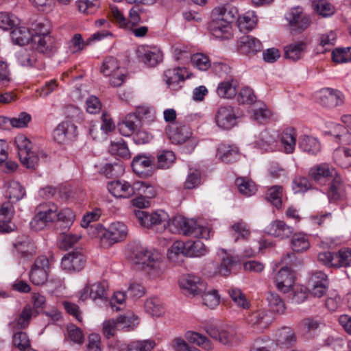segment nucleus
I'll list each match as a JSON object with an SVG mask.
<instances>
[{"mask_svg":"<svg viewBox=\"0 0 351 351\" xmlns=\"http://www.w3.org/2000/svg\"><path fill=\"white\" fill-rule=\"evenodd\" d=\"M132 258L136 265H141L142 269L153 276H159L162 271L163 264L157 252L148 250L146 247L136 245L131 248Z\"/></svg>","mask_w":351,"mask_h":351,"instance_id":"f257e3e1","label":"nucleus"},{"mask_svg":"<svg viewBox=\"0 0 351 351\" xmlns=\"http://www.w3.org/2000/svg\"><path fill=\"white\" fill-rule=\"evenodd\" d=\"M171 224L180 234L184 236L206 239L210 237V229L198 225L193 219L178 216L172 219Z\"/></svg>","mask_w":351,"mask_h":351,"instance_id":"f03ea898","label":"nucleus"},{"mask_svg":"<svg viewBox=\"0 0 351 351\" xmlns=\"http://www.w3.org/2000/svg\"><path fill=\"white\" fill-rule=\"evenodd\" d=\"M95 230L102 243L107 246L123 241L128 234L127 226L119 221L112 223L108 229H105L101 225H97Z\"/></svg>","mask_w":351,"mask_h":351,"instance_id":"7ed1b4c3","label":"nucleus"},{"mask_svg":"<svg viewBox=\"0 0 351 351\" xmlns=\"http://www.w3.org/2000/svg\"><path fill=\"white\" fill-rule=\"evenodd\" d=\"M18 154L21 163L28 169H35L38 163V156L32 152V142L24 135H19L15 138Z\"/></svg>","mask_w":351,"mask_h":351,"instance_id":"20e7f679","label":"nucleus"},{"mask_svg":"<svg viewBox=\"0 0 351 351\" xmlns=\"http://www.w3.org/2000/svg\"><path fill=\"white\" fill-rule=\"evenodd\" d=\"M50 271L49 259L45 256L37 257L29 273V280L35 285H43L48 279Z\"/></svg>","mask_w":351,"mask_h":351,"instance_id":"39448f33","label":"nucleus"},{"mask_svg":"<svg viewBox=\"0 0 351 351\" xmlns=\"http://www.w3.org/2000/svg\"><path fill=\"white\" fill-rule=\"evenodd\" d=\"M285 19L292 31H304L311 23L310 16L300 7L290 9L285 14Z\"/></svg>","mask_w":351,"mask_h":351,"instance_id":"423d86ee","label":"nucleus"},{"mask_svg":"<svg viewBox=\"0 0 351 351\" xmlns=\"http://www.w3.org/2000/svg\"><path fill=\"white\" fill-rule=\"evenodd\" d=\"M134 212L140 224L144 227L154 228L160 224L164 228L166 226L168 215L162 210L151 213L142 210H135Z\"/></svg>","mask_w":351,"mask_h":351,"instance_id":"0eeeda50","label":"nucleus"},{"mask_svg":"<svg viewBox=\"0 0 351 351\" xmlns=\"http://www.w3.org/2000/svg\"><path fill=\"white\" fill-rule=\"evenodd\" d=\"M108 284L106 282H88L86 286L78 292V298L80 301H86L88 298L93 300H104L106 298V290Z\"/></svg>","mask_w":351,"mask_h":351,"instance_id":"6e6552de","label":"nucleus"},{"mask_svg":"<svg viewBox=\"0 0 351 351\" xmlns=\"http://www.w3.org/2000/svg\"><path fill=\"white\" fill-rule=\"evenodd\" d=\"M207 334L215 341L223 345L231 346L241 340L234 329H224L217 327H208L206 328Z\"/></svg>","mask_w":351,"mask_h":351,"instance_id":"1a4fd4ad","label":"nucleus"},{"mask_svg":"<svg viewBox=\"0 0 351 351\" xmlns=\"http://www.w3.org/2000/svg\"><path fill=\"white\" fill-rule=\"evenodd\" d=\"M151 110L149 108H142L138 110V115L135 113L128 114L122 123L119 124V130L121 134L129 136L133 134L141 125V118H143Z\"/></svg>","mask_w":351,"mask_h":351,"instance_id":"9d476101","label":"nucleus"},{"mask_svg":"<svg viewBox=\"0 0 351 351\" xmlns=\"http://www.w3.org/2000/svg\"><path fill=\"white\" fill-rule=\"evenodd\" d=\"M180 286L184 293L189 295L201 294L206 290V283L195 275H184L179 281Z\"/></svg>","mask_w":351,"mask_h":351,"instance_id":"9b49d317","label":"nucleus"},{"mask_svg":"<svg viewBox=\"0 0 351 351\" xmlns=\"http://www.w3.org/2000/svg\"><path fill=\"white\" fill-rule=\"evenodd\" d=\"M237 115L235 109L231 106L219 107L215 115L217 126L223 130H230L237 125Z\"/></svg>","mask_w":351,"mask_h":351,"instance_id":"f8f14e48","label":"nucleus"},{"mask_svg":"<svg viewBox=\"0 0 351 351\" xmlns=\"http://www.w3.org/2000/svg\"><path fill=\"white\" fill-rule=\"evenodd\" d=\"M166 133L173 144H182L185 143L191 136L190 128L181 123L169 124L166 128Z\"/></svg>","mask_w":351,"mask_h":351,"instance_id":"ddd939ff","label":"nucleus"},{"mask_svg":"<svg viewBox=\"0 0 351 351\" xmlns=\"http://www.w3.org/2000/svg\"><path fill=\"white\" fill-rule=\"evenodd\" d=\"M77 136V127L70 121H64L53 130V139L60 144L73 141Z\"/></svg>","mask_w":351,"mask_h":351,"instance_id":"4468645a","label":"nucleus"},{"mask_svg":"<svg viewBox=\"0 0 351 351\" xmlns=\"http://www.w3.org/2000/svg\"><path fill=\"white\" fill-rule=\"evenodd\" d=\"M154 158L149 155L139 154L132 162L134 172L140 177L147 178L152 174Z\"/></svg>","mask_w":351,"mask_h":351,"instance_id":"2eb2a0df","label":"nucleus"},{"mask_svg":"<svg viewBox=\"0 0 351 351\" xmlns=\"http://www.w3.org/2000/svg\"><path fill=\"white\" fill-rule=\"evenodd\" d=\"M317 99L323 106L335 108L343 103V95L337 90L324 88L319 90Z\"/></svg>","mask_w":351,"mask_h":351,"instance_id":"dca6fc26","label":"nucleus"},{"mask_svg":"<svg viewBox=\"0 0 351 351\" xmlns=\"http://www.w3.org/2000/svg\"><path fill=\"white\" fill-rule=\"evenodd\" d=\"M111 11L113 19L120 27L123 29H132V27L137 25L141 21L138 10L136 7H133L130 9L129 21H127L123 13L118 8L112 7Z\"/></svg>","mask_w":351,"mask_h":351,"instance_id":"f3484780","label":"nucleus"},{"mask_svg":"<svg viewBox=\"0 0 351 351\" xmlns=\"http://www.w3.org/2000/svg\"><path fill=\"white\" fill-rule=\"evenodd\" d=\"M86 259L79 251H73L65 254L61 261V267L68 271H80L84 266Z\"/></svg>","mask_w":351,"mask_h":351,"instance_id":"a211bd4d","label":"nucleus"},{"mask_svg":"<svg viewBox=\"0 0 351 351\" xmlns=\"http://www.w3.org/2000/svg\"><path fill=\"white\" fill-rule=\"evenodd\" d=\"M294 229L282 220H274L265 228V232L280 240L289 238Z\"/></svg>","mask_w":351,"mask_h":351,"instance_id":"6ab92c4d","label":"nucleus"},{"mask_svg":"<svg viewBox=\"0 0 351 351\" xmlns=\"http://www.w3.org/2000/svg\"><path fill=\"white\" fill-rule=\"evenodd\" d=\"M239 12L236 7L231 5H221L212 11L213 19H219L230 25L238 19Z\"/></svg>","mask_w":351,"mask_h":351,"instance_id":"aec40b11","label":"nucleus"},{"mask_svg":"<svg viewBox=\"0 0 351 351\" xmlns=\"http://www.w3.org/2000/svg\"><path fill=\"white\" fill-rule=\"evenodd\" d=\"M294 280L292 271L287 267L280 269L275 277L276 287L283 293H289L291 291Z\"/></svg>","mask_w":351,"mask_h":351,"instance_id":"412c9836","label":"nucleus"},{"mask_svg":"<svg viewBox=\"0 0 351 351\" xmlns=\"http://www.w3.org/2000/svg\"><path fill=\"white\" fill-rule=\"evenodd\" d=\"M218 255L221 257V261L220 265L217 267L215 274L227 276L230 274L232 267L239 263V258L223 249L218 251Z\"/></svg>","mask_w":351,"mask_h":351,"instance_id":"4be33fe9","label":"nucleus"},{"mask_svg":"<svg viewBox=\"0 0 351 351\" xmlns=\"http://www.w3.org/2000/svg\"><path fill=\"white\" fill-rule=\"evenodd\" d=\"M138 58L149 66H155L162 60V53L157 47L139 49Z\"/></svg>","mask_w":351,"mask_h":351,"instance_id":"5701e85b","label":"nucleus"},{"mask_svg":"<svg viewBox=\"0 0 351 351\" xmlns=\"http://www.w3.org/2000/svg\"><path fill=\"white\" fill-rule=\"evenodd\" d=\"M247 321L252 326L263 330L272 322L273 317L265 310H258L249 315Z\"/></svg>","mask_w":351,"mask_h":351,"instance_id":"b1692460","label":"nucleus"},{"mask_svg":"<svg viewBox=\"0 0 351 351\" xmlns=\"http://www.w3.org/2000/svg\"><path fill=\"white\" fill-rule=\"evenodd\" d=\"M108 190L117 197L128 198L133 195V184L126 181L114 180L108 184Z\"/></svg>","mask_w":351,"mask_h":351,"instance_id":"393cba45","label":"nucleus"},{"mask_svg":"<svg viewBox=\"0 0 351 351\" xmlns=\"http://www.w3.org/2000/svg\"><path fill=\"white\" fill-rule=\"evenodd\" d=\"M263 48L261 42L257 38L250 36H243L238 42L239 51L243 54H254Z\"/></svg>","mask_w":351,"mask_h":351,"instance_id":"a878e982","label":"nucleus"},{"mask_svg":"<svg viewBox=\"0 0 351 351\" xmlns=\"http://www.w3.org/2000/svg\"><path fill=\"white\" fill-rule=\"evenodd\" d=\"M217 156L222 162L232 163L239 160L240 153L234 145L221 144L217 148Z\"/></svg>","mask_w":351,"mask_h":351,"instance_id":"bb28decb","label":"nucleus"},{"mask_svg":"<svg viewBox=\"0 0 351 351\" xmlns=\"http://www.w3.org/2000/svg\"><path fill=\"white\" fill-rule=\"evenodd\" d=\"M189 77V73L185 67H176L165 72L164 80L168 86L173 88L180 82Z\"/></svg>","mask_w":351,"mask_h":351,"instance_id":"cd10ccee","label":"nucleus"},{"mask_svg":"<svg viewBox=\"0 0 351 351\" xmlns=\"http://www.w3.org/2000/svg\"><path fill=\"white\" fill-rule=\"evenodd\" d=\"M310 177L316 182L337 176L335 168L327 163H322L312 167L309 171Z\"/></svg>","mask_w":351,"mask_h":351,"instance_id":"c85d7f7f","label":"nucleus"},{"mask_svg":"<svg viewBox=\"0 0 351 351\" xmlns=\"http://www.w3.org/2000/svg\"><path fill=\"white\" fill-rule=\"evenodd\" d=\"M37 43L36 49L47 56H51L57 50L56 39L51 35L33 38Z\"/></svg>","mask_w":351,"mask_h":351,"instance_id":"c756f323","label":"nucleus"},{"mask_svg":"<svg viewBox=\"0 0 351 351\" xmlns=\"http://www.w3.org/2000/svg\"><path fill=\"white\" fill-rule=\"evenodd\" d=\"M22 257L32 256L36 252L34 243L28 236H22L13 244Z\"/></svg>","mask_w":351,"mask_h":351,"instance_id":"7c9ffc66","label":"nucleus"},{"mask_svg":"<svg viewBox=\"0 0 351 351\" xmlns=\"http://www.w3.org/2000/svg\"><path fill=\"white\" fill-rule=\"evenodd\" d=\"M210 28L212 34L217 38L228 39L231 36L232 25L219 19H213Z\"/></svg>","mask_w":351,"mask_h":351,"instance_id":"2f4dec72","label":"nucleus"},{"mask_svg":"<svg viewBox=\"0 0 351 351\" xmlns=\"http://www.w3.org/2000/svg\"><path fill=\"white\" fill-rule=\"evenodd\" d=\"M56 219V228L63 232L72 226L75 220V215L70 208H65L57 213Z\"/></svg>","mask_w":351,"mask_h":351,"instance_id":"473e14b6","label":"nucleus"},{"mask_svg":"<svg viewBox=\"0 0 351 351\" xmlns=\"http://www.w3.org/2000/svg\"><path fill=\"white\" fill-rule=\"evenodd\" d=\"M273 340L278 345L290 346L296 341V337L293 330L289 327H282L276 330Z\"/></svg>","mask_w":351,"mask_h":351,"instance_id":"72a5a7b5","label":"nucleus"},{"mask_svg":"<svg viewBox=\"0 0 351 351\" xmlns=\"http://www.w3.org/2000/svg\"><path fill=\"white\" fill-rule=\"evenodd\" d=\"M345 187L340 176L333 178L328 191V197L330 201H336L344 197Z\"/></svg>","mask_w":351,"mask_h":351,"instance_id":"f704fd0d","label":"nucleus"},{"mask_svg":"<svg viewBox=\"0 0 351 351\" xmlns=\"http://www.w3.org/2000/svg\"><path fill=\"white\" fill-rule=\"evenodd\" d=\"M102 123L100 125V130L96 125H92L90 128L89 132L94 139L99 138L98 133L101 135L106 134L109 132L112 131L115 125L112 119L107 114H104L101 117Z\"/></svg>","mask_w":351,"mask_h":351,"instance_id":"c9c22d12","label":"nucleus"},{"mask_svg":"<svg viewBox=\"0 0 351 351\" xmlns=\"http://www.w3.org/2000/svg\"><path fill=\"white\" fill-rule=\"evenodd\" d=\"M185 338L189 342L196 344L206 351L213 349V345L210 340L199 332L188 331L185 334Z\"/></svg>","mask_w":351,"mask_h":351,"instance_id":"e433bc0d","label":"nucleus"},{"mask_svg":"<svg viewBox=\"0 0 351 351\" xmlns=\"http://www.w3.org/2000/svg\"><path fill=\"white\" fill-rule=\"evenodd\" d=\"M228 293L234 304L240 308L248 309L250 306V302L246 298L244 293L238 287H231L228 290Z\"/></svg>","mask_w":351,"mask_h":351,"instance_id":"4c0bfd02","label":"nucleus"},{"mask_svg":"<svg viewBox=\"0 0 351 351\" xmlns=\"http://www.w3.org/2000/svg\"><path fill=\"white\" fill-rule=\"evenodd\" d=\"M58 207L54 204H41L36 208V212L48 224L56 219Z\"/></svg>","mask_w":351,"mask_h":351,"instance_id":"58836bf2","label":"nucleus"},{"mask_svg":"<svg viewBox=\"0 0 351 351\" xmlns=\"http://www.w3.org/2000/svg\"><path fill=\"white\" fill-rule=\"evenodd\" d=\"M299 147L311 155H315L320 152L321 145L319 141L312 136H303L299 141Z\"/></svg>","mask_w":351,"mask_h":351,"instance_id":"ea45409f","label":"nucleus"},{"mask_svg":"<svg viewBox=\"0 0 351 351\" xmlns=\"http://www.w3.org/2000/svg\"><path fill=\"white\" fill-rule=\"evenodd\" d=\"M296 132L293 128L285 129L281 134V143L287 154L294 152L296 145Z\"/></svg>","mask_w":351,"mask_h":351,"instance_id":"a19ab883","label":"nucleus"},{"mask_svg":"<svg viewBox=\"0 0 351 351\" xmlns=\"http://www.w3.org/2000/svg\"><path fill=\"white\" fill-rule=\"evenodd\" d=\"M11 39L14 44L25 45L33 38V34L25 27H18L11 32Z\"/></svg>","mask_w":351,"mask_h":351,"instance_id":"79ce46f5","label":"nucleus"},{"mask_svg":"<svg viewBox=\"0 0 351 351\" xmlns=\"http://www.w3.org/2000/svg\"><path fill=\"white\" fill-rule=\"evenodd\" d=\"M168 258L174 263L181 261L180 258L186 256V242L182 241H175L168 250Z\"/></svg>","mask_w":351,"mask_h":351,"instance_id":"37998d69","label":"nucleus"},{"mask_svg":"<svg viewBox=\"0 0 351 351\" xmlns=\"http://www.w3.org/2000/svg\"><path fill=\"white\" fill-rule=\"evenodd\" d=\"M25 195V189L16 181H12L8 183L5 196L12 203L16 202L21 199Z\"/></svg>","mask_w":351,"mask_h":351,"instance_id":"c03bdc74","label":"nucleus"},{"mask_svg":"<svg viewBox=\"0 0 351 351\" xmlns=\"http://www.w3.org/2000/svg\"><path fill=\"white\" fill-rule=\"evenodd\" d=\"M291 246L295 252H303L310 247V242L306 234L299 232L293 235Z\"/></svg>","mask_w":351,"mask_h":351,"instance_id":"a18cd8bd","label":"nucleus"},{"mask_svg":"<svg viewBox=\"0 0 351 351\" xmlns=\"http://www.w3.org/2000/svg\"><path fill=\"white\" fill-rule=\"evenodd\" d=\"M135 194L142 195L149 199L156 196V192L154 187L150 184L138 181L133 184V195Z\"/></svg>","mask_w":351,"mask_h":351,"instance_id":"49530a36","label":"nucleus"},{"mask_svg":"<svg viewBox=\"0 0 351 351\" xmlns=\"http://www.w3.org/2000/svg\"><path fill=\"white\" fill-rule=\"evenodd\" d=\"M335 162L342 168L351 167V149L347 148H339L335 149L333 154Z\"/></svg>","mask_w":351,"mask_h":351,"instance_id":"de8ad7c7","label":"nucleus"},{"mask_svg":"<svg viewBox=\"0 0 351 351\" xmlns=\"http://www.w3.org/2000/svg\"><path fill=\"white\" fill-rule=\"evenodd\" d=\"M146 313L153 317H160L164 313V308L159 298L154 297L147 299L144 304Z\"/></svg>","mask_w":351,"mask_h":351,"instance_id":"09e8293b","label":"nucleus"},{"mask_svg":"<svg viewBox=\"0 0 351 351\" xmlns=\"http://www.w3.org/2000/svg\"><path fill=\"white\" fill-rule=\"evenodd\" d=\"M208 252L205 245L199 240L186 241V256L191 257H200Z\"/></svg>","mask_w":351,"mask_h":351,"instance_id":"8fccbe9b","label":"nucleus"},{"mask_svg":"<svg viewBox=\"0 0 351 351\" xmlns=\"http://www.w3.org/2000/svg\"><path fill=\"white\" fill-rule=\"evenodd\" d=\"M237 85L234 80L223 82L218 85L217 93L220 97L232 98L237 94Z\"/></svg>","mask_w":351,"mask_h":351,"instance_id":"3c124183","label":"nucleus"},{"mask_svg":"<svg viewBox=\"0 0 351 351\" xmlns=\"http://www.w3.org/2000/svg\"><path fill=\"white\" fill-rule=\"evenodd\" d=\"M268 306L270 310L274 313L282 314L285 313L286 306L285 302L279 295L274 292H269L267 296Z\"/></svg>","mask_w":351,"mask_h":351,"instance_id":"603ef678","label":"nucleus"},{"mask_svg":"<svg viewBox=\"0 0 351 351\" xmlns=\"http://www.w3.org/2000/svg\"><path fill=\"white\" fill-rule=\"evenodd\" d=\"M276 143L275 136L271 134L267 130H265L261 133L259 140L256 144L263 150L273 151L276 148Z\"/></svg>","mask_w":351,"mask_h":351,"instance_id":"864d4df0","label":"nucleus"},{"mask_svg":"<svg viewBox=\"0 0 351 351\" xmlns=\"http://www.w3.org/2000/svg\"><path fill=\"white\" fill-rule=\"evenodd\" d=\"M235 183L239 192L246 197L254 195L256 191V186L254 182L247 178H238Z\"/></svg>","mask_w":351,"mask_h":351,"instance_id":"5fc2aeb1","label":"nucleus"},{"mask_svg":"<svg viewBox=\"0 0 351 351\" xmlns=\"http://www.w3.org/2000/svg\"><path fill=\"white\" fill-rule=\"evenodd\" d=\"M32 316V308L27 305L25 306L19 317L10 324L15 329H23L28 326Z\"/></svg>","mask_w":351,"mask_h":351,"instance_id":"6e6d98bb","label":"nucleus"},{"mask_svg":"<svg viewBox=\"0 0 351 351\" xmlns=\"http://www.w3.org/2000/svg\"><path fill=\"white\" fill-rule=\"evenodd\" d=\"M305 44L303 42L290 44L285 47V56L293 61L302 58L304 51Z\"/></svg>","mask_w":351,"mask_h":351,"instance_id":"4d7b16f0","label":"nucleus"},{"mask_svg":"<svg viewBox=\"0 0 351 351\" xmlns=\"http://www.w3.org/2000/svg\"><path fill=\"white\" fill-rule=\"evenodd\" d=\"M12 217V206L10 203H4L0 208V231L8 232L11 228L8 225Z\"/></svg>","mask_w":351,"mask_h":351,"instance_id":"13d9d810","label":"nucleus"},{"mask_svg":"<svg viewBox=\"0 0 351 351\" xmlns=\"http://www.w3.org/2000/svg\"><path fill=\"white\" fill-rule=\"evenodd\" d=\"M109 152L112 155H115L123 158L128 159L130 158V150L125 142L123 139L116 142H111L109 147Z\"/></svg>","mask_w":351,"mask_h":351,"instance_id":"bf43d9fd","label":"nucleus"},{"mask_svg":"<svg viewBox=\"0 0 351 351\" xmlns=\"http://www.w3.org/2000/svg\"><path fill=\"white\" fill-rule=\"evenodd\" d=\"M158 168L162 169H169L175 162V154L170 150H162L157 154Z\"/></svg>","mask_w":351,"mask_h":351,"instance_id":"052dcab7","label":"nucleus"},{"mask_svg":"<svg viewBox=\"0 0 351 351\" xmlns=\"http://www.w3.org/2000/svg\"><path fill=\"white\" fill-rule=\"evenodd\" d=\"M31 120L32 116L29 113L22 112L16 117L8 118V121H7V129H9L10 126L16 128H27Z\"/></svg>","mask_w":351,"mask_h":351,"instance_id":"680f3d73","label":"nucleus"},{"mask_svg":"<svg viewBox=\"0 0 351 351\" xmlns=\"http://www.w3.org/2000/svg\"><path fill=\"white\" fill-rule=\"evenodd\" d=\"M31 29L34 32L33 38L49 35L50 25L44 19H38L32 23Z\"/></svg>","mask_w":351,"mask_h":351,"instance_id":"e2e57ef3","label":"nucleus"},{"mask_svg":"<svg viewBox=\"0 0 351 351\" xmlns=\"http://www.w3.org/2000/svg\"><path fill=\"white\" fill-rule=\"evenodd\" d=\"M282 187L280 186H274L267 190L265 198L271 202L277 208L282 206Z\"/></svg>","mask_w":351,"mask_h":351,"instance_id":"0e129e2a","label":"nucleus"},{"mask_svg":"<svg viewBox=\"0 0 351 351\" xmlns=\"http://www.w3.org/2000/svg\"><path fill=\"white\" fill-rule=\"evenodd\" d=\"M117 322L120 329H125L127 331L134 330L138 324V319L136 315H121L117 317Z\"/></svg>","mask_w":351,"mask_h":351,"instance_id":"69168bd1","label":"nucleus"},{"mask_svg":"<svg viewBox=\"0 0 351 351\" xmlns=\"http://www.w3.org/2000/svg\"><path fill=\"white\" fill-rule=\"evenodd\" d=\"M336 267H351V249L342 248L336 253Z\"/></svg>","mask_w":351,"mask_h":351,"instance_id":"338daca9","label":"nucleus"},{"mask_svg":"<svg viewBox=\"0 0 351 351\" xmlns=\"http://www.w3.org/2000/svg\"><path fill=\"white\" fill-rule=\"evenodd\" d=\"M155 346L156 343L154 340L136 341L128 346L127 351H151Z\"/></svg>","mask_w":351,"mask_h":351,"instance_id":"774afa93","label":"nucleus"}]
</instances>
